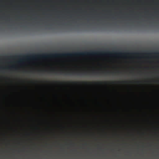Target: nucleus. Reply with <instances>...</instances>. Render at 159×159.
Wrapping results in <instances>:
<instances>
[{
	"label": "nucleus",
	"instance_id": "6e6552de",
	"mask_svg": "<svg viewBox=\"0 0 159 159\" xmlns=\"http://www.w3.org/2000/svg\"><path fill=\"white\" fill-rule=\"evenodd\" d=\"M74 83H75V84H76L77 83V82H74Z\"/></svg>",
	"mask_w": 159,
	"mask_h": 159
},
{
	"label": "nucleus",
	"instance_id": "20e7f679",
	"mask_svg": "<svg viewBox=\"0 0 159 159\" xmlns=\"http://www.w3.org/2000/svg\"><path fill=\"white\" fill-rule=\"evenodd\" d=\"M50 72L53 73H54L56 74H57V71H55V70H51Z\"/></svg>",
	"mask_w": 159,
	"mask_h": 159
},
{
	"label": "nucleus",
	"instance_id": "1a4fd4ad",
	"mask_svg": "<svg viewBox=\"0 0 159 159\" xmlns=\"http://www.w3.org/2000/svg\"><path fill=\"white\" fill-rule=\"evenodd\" d=\"M21 62V61H19V62Z\"/></svg>",
	"mask_w": 159,
	"mask_h": 159
},
{
	"label": "nucleus",
	"instance_id": "0eeeda50",
	"mask_svg": "<svg viewBox=\"0 0 159 159\" xmlns=\"http://www.w3.org/2000/svg\"><path fill=\"white\" fill-rule=\"evenodd\" d=\"M15 67L14 66H13L11 67V68H15Z\"/></svg>",
	"mask_w": 159,
	"mask_h": 159
},
{
	"label": "nucleus",
	"instance_id": "7ed1b4c3",
	"mask_svg": "<svg viewBox=\"0 0 159 159\" xmlns=\"http://www.w3.org/2000/svg\"><path fill=\"white\" fill-rule=\"evenodd\" d=\"M91 73L92 74L96 75H99L101 73H103V74H104L105 75H109L111 73L113 74L114 73V72L111 73V72H110V71H109L103 72H102V73H101L99 72L95 71L94 70H93V71H92Z\"/></svg>",
	"mask_w": 159,
	"mask_h": 159
},
{
	"label": "nucleus",
	"instance_id": "f03ea898",
	"mask_svg": "<svg viewBox=\"0 0 159 159\" xmlns=\"http://www.w3.org/2000/svg\"><path fill=\"white\" fill-rule=\"evenodd\" d=\"M60 73L61 74H65L66 75H88L89 73L88 72H75V71H71V72H64L62 70H60L59 71Z\"/></svg>",
	"mask_w": 159,
	"mask_h": 159
},
{
	"label": "nucleus",
	"instance_id": "423d86ee",
	"mask_svg": "<svg viewBox=\"0 0 159 159\" xmlns=\"http://www.w3.org/2000/svg\"><path fill=\"white\" fill-rule=\"evenodd\" d=\"M116 73V72L115 73ZM116 73H117L119 74V73H121V72H120V71H117Z\"/></svg>",
	"mask_w": 159,
	"mask_h": 159
},
{
	"label": "nucleus",
	"instance_id": "f257e3e1",
	"mask_svg": "<svg viewBox=\"0 0 159 159\" xmlns=\"http://www.w3.org/2000/svg\"><path fill=\"white\" fill-rule=\"evenodd\" d=\"M107 54L111 55L112 53L111 52H101L95 51H90L89 52H80L73 53H54L48 54H43L42 55H33L30 56H26L27 59H36L37 58H47L48 57H72L77 56H84L86 55H95L99 54Z\"/></svg>",
	"mask_w": 159,
	"mask_h": 159
},
{
	"label": "nucleus",
	"instance_id": "39448f33",
	"mask_svg": "<svg viewBox=\"0 0 159 159\" xmlns=\"http://www.w3.org/2000/svg\"><path fill=\"white\" fill-rule=\"evenodd\" d=\"M114 54L116 55H121L122 54V53L121 52H119V53H114Z\"/></svg>",
	"mask_w": 159,
	"mask_h": 159
}]
</instances>
